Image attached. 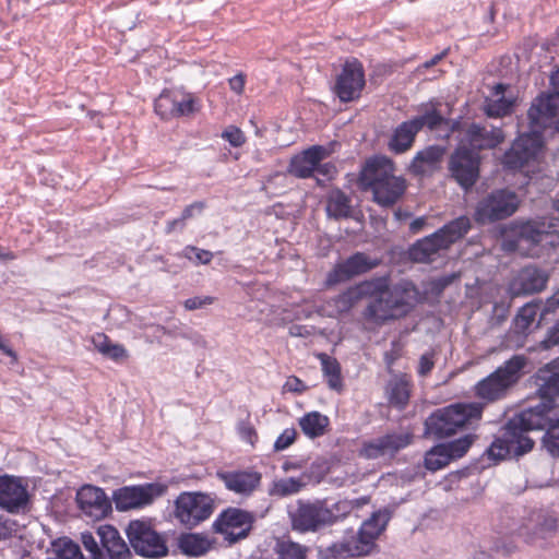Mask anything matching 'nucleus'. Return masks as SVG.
<instances>
[{"mask_svg": "<svg viewBox=\"0 0 559 559\" xmlns=\"http://www.w3.org/2000/svg\"><path fill=\"white\" fill-rule=\"evenodd\" d=\"M377 290L362 310V318L376 325L406 316L418 300L419 292L412 282L390 285L385 276L372 278Z\"/></svg>", "mask_w": 559, "mask_h": 559, "instance_id": "f257e3e1", "label": "nucleus"}, {"mask_svg": "<svg viewBox=\"0 0 559 559\" xmlns=\"http://www.w3.org/2000/svg\"><path fill=\"white\" fill-rule=\"evenodd\" d=\"M543 406H531L511 417L500 429L486 454L492 461L521 456L534 448V440L528 432L540 430Z\"/></svg>", "mask_w": 559, "mask_h": 559, "instance_id": "f03ea898", "label": "nucleus"}, {"mask_svg": "<svg viewBox=\"0 0 559 559\" xmlns=\"http://www.w3.org/2000/svg\"><path fill=\"white\" fill-rule=\"evenodd\" d=\"M394 171L392 159L379 155L367 159L359 173V188L371 191L372 201L382 209L394 207L407 189L406 180L395 176Z\"/></svg>", "mask_w": 559, "mask_h": 559, "instance_id": "7ed1b4c3", "label": "nucleus"}, {"mask_svg": "<svg viewBox=\"0 0 559 559\" xmlns=\"http://www.w3.org/2000/svg\"><path fill=\"white\" fill-rule=\"evenodd\" d=\"M484 408L481 402H457L438 408L426 418L424 433L440 440L462 430L474 429L481 420Z\"/></svg>", "mask_w": 559, "mask_h": 559, "instance_id": "20e7f679", "label": "nucleus"}, {"mask_svg": "<svg viewBox=\"0 0 559 559\" xmlns=\"http://www.w3.org/2000/svg\"><path fill=\"white\" fill-rule=\"evenodd\" d=\"M528 358L515 354L475 385V395L487 403L504 399L526 373Z\"/></svg>", "mask_w": 559, "mask_h": 559, "instance_id": "39448f33", "label": "nucleus"}, {"mask_svg": "<svg viewBox=\"0 0 559 559\" xmlns=\"http://www.w3.org/2000/svg\"><path fill=\"white\" fill-rule=\"evenodd\" d=\"M469 228L471 221L467 216L449 222L432 235L416 241L408 251L411 260L418 263L432 262L440 250L448 249L463 238Z\"/></svg>", "mask_w": 559, "mask_h": 559, "instance_id": "423d86ee", "label": "nucleus"}, {"mask_svg": "<svg viewBox=\"0 0 559 559\" xmlns=\"http://www.w3.org/2000/svg\"><path fill=\"white\" fill-rule=\"evenodd\" d=\"M515 239L510 242L524 255H537L536 248L559 246V224L555 219L527 221L514 229Z\"/></svg>", "mask_w": 559, "mask_h": 559, "instance_id": "0eeeda50", "label": "nucleus"}, {"mask_svg": "<svg viewBox=\"0 0 559 559\" xmlns=\"http://www.w3.org/2000/svg\"><path fill=\"white\" fill-rule=\"evenodd\" d=\"M292 527L299 533L318 532L337 522L333 509H329L325 500L299 502L297 509L290 512Z\"/></svg>", "mask_w": 559, "mask_h": 559, "instance_id": "6e6552de", "label": "nucleus"}, {"mask_svg": "<svg viewBox=\"0 0 559 559\" xmlns=\"http://www.w3.org/2000/svg\"><path fill=\"white\" fill-rule=\"evenodd\" d=\"M130 545L138 555L147 558H160L168 554L166 539L147 521H130L126 528Z\"/></svg>", "mask_w": 559, "mask_h": 559, "instance_id": "1a4fd4ad", "label": "nucleus"}, {"mask_svg": "<svg viewBox=\"0 0 559 559\" xmlns=\"http://www.w3.org/2000/svg\"><path fill=\"white\" fill-rule=\"evenodd\" d=\"M214 512V499L203 492H181L175 500V518L192 528L207 520Z\"/></svg>", "mask_w": 559, "mask_h": 559, "instance_id": "9d476101", "label": "nucleus"}, {"mask_svg": "<svg viewBox=\"0 0 559 559\" xmlns=\"http://www.w3.org/2000/svg\"><path fill=\"white\" fill-rule=\"evenodd\" d=\"M480 156L467 145H459L450 155V177L464 190H469L479 178Z\"/></svg>", "mask_w": 559, "mask_h": 559, "instance_id": "9b49d317", "label": "nucleus"}, {"mask_svg": "<svg viewBox=\"0 0 559 559\" xmlns=\"http://www.w3.org/2000/svg\"><path fill=\"white\" fill-rule=\"evenodd\" d=\"M518 205L515 192L509 189L493 190L478 202L475 218L481 224L504 219L516 211Z\"/></svg>", "mask_w": 559, "mask_h": 559, "instance_id": "f8f14e48", "label": "nucleus"}, {"mask_svg": "<svg viewBox=\"0 0 559 559\" xmlns=\"http://www.w3.org/2000/svg\"><path fill=\"white\" fill-rule=\"evenodd\" d=\"M168 486L160 483L124 486L116 489L112 495L116 509L127 511L150 506L155 499L164 496Z\"/></svg>", "mask_w": 559, "mask_h": 559, "instance_id": "ddd939ff", "label": "nucleus"}, {"mask_svg": "<svg viewBox=\"0 0 559 559\" xmlns=\"http://www.w3.org/2000/svg\"><path fill=\"white\" fill-rule=\"evenodd\" d=\"M254 521L253 513L230 507L217 516L213 528L216 533L223 534L229 544H235L249 535Z\"/></svg>", "mask_w": 559, "mask_h": 559, "instance_id": "4468645a", "label": "nucleus"}, {"mask_svg": "<svg viewBox=\"0 0 559 559\" xmlns=\"http://www.w3.org/2000/svg\"><path fill=\"white\" fill-rule=\"evenodd\" d=\"M476 438L474 433H466L455 440L433 445L425 454V467L436 472L449 465L450 462L463 457Z\"/></svg>", "mask_w": 559, "mask_h": 559, "instance_id": "2eb2a0df", "label": "nucleus"}, {"mask_svg": "<svg viewBox=\"0 0 559 559\" xmlns=\"http://www.w3.org/2000/svg\"><path fill=\"white\" fill-rule=\"evenodd\" d=\"M365 85L364 67L358 59L352 58L343 64L333 91L342 103H349L360 97Z\"/></svg>", "mask_w": 559, "mask_h": 559, "instance_id": "dca6fc26", "label": "nucleus"}, {"mask_svg": "<svg viewBox=\"0 0 559 559\" xmlns=\"http://www.w3.org/2000/svg\"><path fill=\"white\" fill-rule=\"evenodd\" d=\"M542 148V136L537 131L521 134L504 153L502 164L506 168L518 170L535 159Z\"/></svg>", "mask_w": 559, "mask_h": 559, "instance_id": "f3484780", "label": "nucleus"}, {"mask_svg": "<svg viewBox=\"0 0 559 559\" xmlns=\"http://www.w3.org/2000/svg\"><path fill=\"white\" fill-rule=\"evenodd\" d=\"M558 519L543 511H534L520 526L519 535L533 546L544 547L545 540L555 536Z\"/></svg>", "mask_w": 559, "mask_h": 559, "instance_id": "a211bd4d", "label": "nucleus"}, {"mask_svg": "<svg viewBox=\"0 0 559 559\" xmlns=\"http://www.w3.org/2000/svg\"><path fill=\"white\" fill-rule=\"evenodd\" d=\"M378 259H371L364 252H356L335 264L328 273L326 285L334 286L350 281L352 278L362 275L379 265Z\"/></svg>", "mask_w": 559, "mask_h": 559, "instance_id": "6ab92c4d", "label": "nucleus"}, {"mask_svg": "<svg viewBox=\"0 0 559 559\" xmlns=\"http://www.w3.org/2000/svg\"><path fill=\"white\" fill-rule=\"evenodd\" d=\"M550 82L555 93L537 97L527 111L531 131H537L540 135L550 126V120L559 116V85L554 83L552 75Z\"/></svg>", "mask_w": 559, "mask_h": 559, "instance_id": "aec40b11", "label": "nucleus"}, {"mask_svg": "<svg viewBox=\"0 0 559 559\" xmlns=\"http://www.w3.org/2000/svg\"><path fill=\"white\" fill-rule=\"evenodd\" d=\"M549 273L536 265L522 267L509 283L508 292L512 298L538 294L547 287Z\"/></svg>", "mask_w": 559, "mask_h": 559, "instance_id": "412c9836", "label": "nucleus"}, {"mask_svg": "<svg viewBox=\"0 0 559 559\" xmlns=\"http://www.w3.org/2000/svg\"><path fill=\"white\" fill-rule=\"evenodd\" d=\"M377 289V286L372 284V278L349 286L347 289L326 301V306L332 309L330 316L335 317L347 313L365 299L369 302L372 297V292Z\"/></svg>", "mask_w": 559, "mask_h": 559, "instance_id": "4be33fe9", "label": "nucleus"}, {"mask_svg": "<svg viewBox=\"0 0 559 559\" xmlns=\"http://www.w3.org/2000/svg\"><path fill=\"white\" fill-rule=\"evenodd\" d=\"M540 401L535 406L559 405V356L539 368L534 374Z\"/></svg>", "mask_w": 559, "mask_h": 559, "instance_id": "5701e85b", "label": "nucleus"}, {"mask_svg": "<svg viewBox=\"0 0 559 559\" xmlns=\"http://www.w3.org/2000/svg\"><path fill=\"white\" fill-rule=\"evenodd\" d=\"M331 153L332 150L326 146L312 145L290 158L287 171L296 178H312L314 177L316 166L329 157Z\"/></svg>", "mask_w": 559, "mask_h": 559, "instance_id": "b1692460", "label": "nucleus"}, {"mask_svg": "<svg viewBox=\"0 0 559 559\" xmlns=\"http://www.w3.org/2000/svg\"><path fill=\"white\" fill-rule=\"evenodd\" d=\"M76 502L86 515L95 520L104 519L111 512V502L104 490L92 485H84L78 490Z\"/></svg>", "mask_w": 559, "mask_h": 559, "instance_id": "393cba45", "label": "nucleus"}, {"mask_svg": "<svg viewBox=\"0 0 559 559\" xmlns=\"http://www.w3.org/2000/svg\"><path fill=\"white\" fill-rule=\"evenodd\" d=\"M464 140L473 152L491 150L504 141V133L500 127L472 122L465 129Z\"/></svg>", "mask_w": 559, "mask_h": 559, "instance_id": "a878e982", "label": "nucleus"}, {"mask_svg": "<svg viewBox=\"0 0 559 559\" xmlns=\"http://www.w3.org/2000/svg\"><path fill=\"white\" fill-rule=\"evenodd\" d=\"M540 430L545 431L543 448L550 456L559 459V405L543 406Z\"/></svg>", "mask_w": 559, "mask_h": 559, "instance_id": "bb28decb", "label": "nucleus"}, {"mask_svg": "<svg viewBox=\"0 0 559 559\" xmlns=\"http://www.w3.org/2000/svg\"><path fill=\"white\" fill-rule=\"evenodd\" d=\"M27 491L16 479L0 476V507L9 512H19L27 503Z\"/></svg>", "mask_w": 559, "mask_h": 559, "instance_id": "cd10ccee", "label": "nucleus"}, {"mask_svg": "<svg viewBox=\"0 0 559 559\" xmlns=\"http://www.w3.org/2000/svg\"><path fill=\"white\" fill-rule=\"evenodd\" d=\"M218 478L225 487L236 493H251L261 483V474L253 471L222 472Z\"/></svg>", "mask_w": 559, "mask_h": 559, "instance_id": "c85d7f7f", "label": "nucleus"}, {"mask_svg": "<svg viewBox=\"0 0 559 559\" xmlns=\"http://www.w3.org/2000/svg\"><path fill=\"white\" fill-rule=\"evenodd\" d=\"M411 390V377L406 373L395 374L385 388L389 403L399 409H404L409 402Z\"/></svg>", "mask_w": 559, "mask_h": 559, "instance_id": "c756f323", "label": "nucleus"}, {"mask_svg": "<svg viewBox=\"0 0 559 559\" xmlns=\"http://www.w3.org/2000/svg\"><path fill=\"white\" fill-rule=\"evenodd\" d=\"M418 133L417 124L413 119L403 121L393 130L388 143L389 150L395 154L407 152L413 146Z\"/></svg>", "mask_w": 559, "mask_h": 559, "instance_id": "7c9ffc66", "label": "nucleus"}, {"mask_svg": "<svg viewBox=\"0 0 559 559\" xmlns=\"http://www.w3.org/2000/svg\"><path fill=\"white\" fill-rule=\"evenodd\" d=\"M445 148L440 145H430L417 152L411 164V170L416 175H424L429 168H435L442 159Z\"/></svg>", "mask_w": 559, "mask_h": 559, "instance_id": "2f4dec72", "label": "nucleus"}, {"mask_svg": "<svg viewBox=\"0 0 559 559\" xmlns=\"http://www.w3.org/2000/svg\"><path fill=\"white\" fill-rule=\"evenodd\" d=\"M390 521V513L386 510H380L366 520L358 530L373 545L379 536L384 532Z\"/></svg>", "mask_w": 559, "mask_h": 559, "instance_id": "473e14b6", "label": "nucleus"}, {"mask_svg": "<svg viewBox=\"0 0 559 559\" xmlns=\"http://www.w3.org/2000/svg\"><path fill=\"white\" fill-rule=\"evenodd\" d=\"M329 424V417L319 412L307 413L299 419L302 432L311 439L323 436Z\"/></svg>", "mask_w": 559, "mask_h": 559, "instance_id": "72a5a7b5", "label": "nucleus"}, {"mask_svg": "<svg viewBox=\"0 0 559 559\" xmlns=\"http://www.w3.org/2000/svg\"><path fill=\"white\" fill-rule=\"evenodd\" d=\"M326 213L329 217H333L335 219L350 217V199L342 190H333L328 198Z\"/></svg>", "mask_w": 559, "mask_h": 559, "instance_id": "f704fd0d", "label": "nucleus"}, {"mask_svg": "<svg viewBox=\"0 0 559 559\" xmlns=\"http://www.w3.org/2000/svg\"><path fill=\"white\" fill-rule=\"evenodd\" d=\"M273 550L276 559H307L309 548L283 536L276 538Z\"/></svg>", "mask_w": 559, "mask_h": 559, "instance_id": "c9c22d12", "label": "nucleus"}, {"mask_svg": "<svg viewBox=\"0 0 559 559\" xmlns=\"http://www.w3.org/2000/svg\"><path fill=\"white\" fill-rule=\"evenodd\" d=\"M318 358L321 361L322 372L328 379V384L332 390H341L343 380L341 376V365L336 358L329 356L325 353H320Z\"/></svg>", "mask_w": 559, "mask_h": 559, "instance_id": "e433bc0d", "label": "nucleus"}, {"mask_svg": "<svg viewBox=\"0 0 559 559\" xmlns=\"http://www.w3.org/2000/svg\"><path fill=\"white\" fill-rule=\"evenodd\" d=\"M178 545L181 551L189 556H201L210 548L207 539L198 534H182Z\"/></svg>", "mask_w": 559, "mask_h": 559, "instance_id": "4c0bfd02", "label": "nucleus"}, {"mask_svg": "<svg viewBox=\"0 0 559 559\" xmlns=\"http://www.w3.org/2000/svg\"><path fill=\"white\" fill-rule=\"evenodd\" d=\"M343 542L353 558L368 556L377 548V545L370 543L359 531L345 536Z\"/></svg>", "mask_w": 559, "mask_h": 559, "instance_id": "58836bf2", "label": "nucleus"}, {"mask_svg": "<svg viewBox=\"0 0 559 559\" xmlns=\"http://www.w3.org/2000/svg\"><path fill=\"white\" fill-rule=\"evenodd\" d=\"M540 301L527 302L524 305L515 317L514 323L518 333H525L534 323L537 312L540 308Z\"/></svg>", "mask_w": 559, "mask_h": 559, "instance_id": "ea45409f", "label": "nucleus"}, {"mask_svg": "<svg viewBox=\"0 0 559 559\" xmlns=\"http://www.w3.org/2000/svg\"><path fill=\"white\" fill-rule=\"evenodd\" d=\"M417 124L418 131L427 127L430 131L437 130L442 124H449L450 120L444 118L435 107L426 110L424 114L412 118Z\"/></svg>", "mask_w": 559, "mask_h": 559, "instance_id": "a19ab883", "label": "nucleus"}, {"mask_svg": "<svg viewBox=\"0 0 559 559\" xmlns=\"http://www.w3.org/2000/svg\"><path fill=\"white\" fill-rule=\"evenodd\" d=\"M385 449L389 455H394L399 451L408 447L413 440L414 435L412 432H391L382 436Z\"/></svg>", "mask_w": 559, "mask_h": 559, "instance_id": "79ce46f5", "label": "nucleus"}, {"mask_svg": "<svg viewBox=\"0 0 559 559\" xmlns=\"http://www.w3.org/2000/svg\"><path fill=\"white\" fill-rule=\"evenodd\" d=\"M513 102L500 96L497 99H487L484 104V112L491 118H502L512 110Z\"/></svg>", "mask_w": 559, "mask_h": 559, "instance_id": "37998d69", "label": "nucleus"}, {"mask_svg": "<svg viewBox=\"0 0 559 559\" xmlns=\"http://www.w3.org/2000/svg\"><path fill=\"white\" fill-rule=\"evenodd\" d=\"M175 94L170 92H163L155 100L154 108L158 116L162 119H170L174 118L175 103H176Z\"/></svg>", "mask_w": 559, "mask_h": 559, "instance_id": "c03bdc74", "label": "nucleus"}, {"mask_svg": "<svg viewBox=\"0 0 559 559\" xmlns=\"http://www.w3.org/2000/svg\"><path fill=\"white\" fill-rule=\"evenodd\" d=\"M360 455L368 460H376L389 455L382 437L372 439L362 444Z\"/></svg>", "mask_w": 559, "mask_h": 559, "instance_id": "a18cd8bd", "label": "nucleus"}, {"mask_svg": "<svg viewBox=\"0 0 559 559\" xmlns=\"http://www.w3.org/2000/svg\"><path fill=\"white\" fill-rule=\"evenodd\" d=\"M96 535L99 538L100 548L107 552L120 538L118 530L111 525L99 526L96 531Z\"/></svg>", "mask_w": 559, "mask_h": 559, "instance_id": "49530a36", "label": "nucleus"}, {"mask_svg": "<svg viewBox=\"0 0 559 559\" xmlns=\"http://www.w3.org/2000/svg\"><path fill=\"white\" fill-rule=\"evenodd\" d=\"M320 559H347L353 558L350 551L347 550V547L343 539L341 542L333 543L325 549H321L319 551Z\"/></svg>", "mask_w": 559, "mask_h": 559, "instance_id": "de8ad7c7", "label": "nucleus"}, {"mask_svg": "<svg viewBox=\"0 0 559 559\" xmlns=\"http://www.w3.org/2000/svg\"><path fill=\"white\" fill-rule=\"evenodd\" d=\"M81 542L84 548L91 554L92 559H105L97 535L94 536L90 532L82 533Z\"/></svg>", "mask_w": 559, "mask_h": 559, "instance_id": "09e8293b", "label": "nucleus"}, {"mask_svg": "<svg viewBox=\"0 0 559 559\" xmlns=\"http://www.w3.org/2000/svg\"><path fill=\"white\" fill-rule=\"evenodd\" d=\"M182 254L185 258L199 264H209L213 259V253L209 250L200 249L194 246H187Z\"/></svg>", "mask_w": 559, "mask_h": 559, "instance_id": "8fccbe9b", "label": "nucleus"}, {"mask_svg": "<svg viewBox=\"0 0 559 559\" xmlns=\"http://www.w3.org/2000/svg\"><path fill=\"white\" fill-rule=\"evenodd\" d=\"M105 559H130L132 554L121 537L107 552L103 551Z\"/></svg>", "mask_w": 559, "mask_h": 559, "instance_id": "3c124183", "label": "nucleus"}, {"mask_svg": "<svg viewBox=\"0 0 559 559\" xmlns=\"http://www.w3.org/2000/svg\"><path fill=\"white\" fill-rule=\"evenodd\" d=\"M237 431L243 441L250 443L251 447L255 445L258 432L249 419L240 420L237 424Z\"/></svg>", "mask_w": 559, "mask_h": 559, "instance_id": "603ef678", "label": "nucleus"}, {"mask_svg": "<svg viewBox=\"0 0 559 559\" xmlns=\"http://www.w3.org/2000/svg\"><path fill=\"white\" fill-rule=\"evenodd\" d=\"M304 484L294 477L282 479L275 485L276 492L282 496H287L298 492L302 488Z\"/></svg>", "mask_w": 559, "mask_h": 559, "instance_id": "864d4df0", "label": "nucleus"}, {"mask_svg": "<svg viewBox=\"0 0 559 559\" xmlns=\"http://www.w3.org/2000/svg\"><path fill=\"white\" fill-rule=\"evenodd\" d=\"M195 111L194 100L187 96H176L174 118L189 116Z\"/></svg>", "mask_w": 559, "mask_h": 559, "instance_id": "5fc2aeb1", "label": "nucleus"}, {"mask_svg": "<svg viewBox=\"0 0 559 559\" xmlns=\"http://www.w3.org/2000/svg\"><path fill=\"white\" fill-rule=\"evenodd\" d=\"M222 138L228 141L229 144L234 147H239L246 142V136L243 132L235 126L227 127L223 131Z\"/></svg>", "mask_w": 559, "mask_h": 559, "instance_id": "6e6d98bb", "label": "nucleus"}, {"mask_svg": "<svg viewBox=\"0 0 559 559\" xmlns=\"http://www.w3.org/2000/svg\"><path fill=\"white\" fill-rule=\"evenodd\" d=\"M297 432L294 428L285 429L274 443V451H283L290 447L296 440Z\"/></svg>", "mask_w": 559, "mask_h": 559, "instance_id": "4d7b16f0", "label": "nucleus"}, {"mask_svg": "<svg viewBox=\"0 0 559 559\" xmlns=\"http://www.w3.org/2000/svg\"><path fill=\"white\" fill-rule=\"evenodd\" d=\"M435 352L430 350L423 354L419 358L418 374L420 377H427L435 367Z\"/></svg>", "mask_w": 559, "mask_h": 559, "instance_id": "13d9d810", "label": "nucleus"}, {"mask_svg": "<svg viewBox=\"0 0 559 559\" xmlns=\"http://www.w3.org/2000/svg\"><path fill=\"white\" fill-rule=\"evenodd\" d=\"M215 298L211 296H194L191 298H188L185 301V308L187 310H197L204 308L209 305H212L214 302Z\"/></svg>", "mask_w": 559, "mask_h": 559, "instance_id": "bf43d9fd", "label": "nucleus"}, {"mask_svg": "<svg viewBox=\"0 0 559 559\" xmlns=\"http://www.w3.org/2000/svg\"><path fill=\"white\" fill-rule=\"evenodd\" d=\"M103 355L115 361H119L128 357L126 348L120 344H111L110 347L103 348Z\"/></svg>", "mask_w": 559, "mask_h": 559, "instance_id": "052dcab7", "label": "nucleus"}, {"mask_svg": "<svg viewBox=\"0 0 559 559\" xmlns=\"http://www.w3.org/2000/svg\"><path fill=\"white\" fill-rule=\"evenodd\" d=\"M542 344L545 348L559 345V319L551 328H549L545 338L542 341Z\"/></svg>", "mask_w": 559, "mask_h": 559, "instance_id": "680f3d73", "label": "nucleus"}, {"mask_svg": "<svg viewBox=\"0 0 559 559\" xmlns=\"http://www.w3.org/2000/svg\"><path fill=\"white\" fill-rule=\"evenodd\" d=\"M460 277H461V274L455 273V272L450 273V274H444L435 281L433 286L438 290H443L444 288L450 286L452 283L457 281Z\"/></svg>", "mask_w": 559, "mask_h": 559, "instance_id": "e2e57ef3", "label": "nucleus"}, {"mask_svg": "<svg viewBox=\"0 0 559 559\" xmlns=\"http://www.w3.org/2000/svg\"><path fill=\"white\" fill-rule=\"evenodd\" d=\"M205 207V203L202 201H195L190 205L186 206L181 213V217L185 222L189 218H192L195 214L202 213Z\"/></svg>", "mask_w": 559, "mask_h": 559, "instance_id": "0e129e2a", "label": "nucleus"}, {"mask_svg": "<svg viewBox=\"0 0 559 559\" xmlns=\"http://www.w3.org/2000/svg\"><path fill=\"white\" fill-rule=\"evenodd\" d=\"M318 174L324 177L326 180H330L336 174V167L332 163H323L320 162L318 166H316L314 174Z\"/></svg>", "mask_w": 559, "mask_h": 559, "instance_id": "69168bd1", "label": "nucleus"}, {"mask_svg": "<svg viewBox=\"0 0 559 559\" xmlns=\"http://www.w3.org/2000/svg\"><path fill=\"white\" fill-rule=\"evenodd\" d=\"M515 546L512 543L504 540L496 542L492 550L502 556H509L514 551Z\"/></svg>", "mask_w": 559, "mask_h": 559, "instance_id": "338daca9", "label": "nucleus"}, {"mask_svg": "<svg viewBox=\"0 0 559 559\" xmlns=\"http://www.w3.org/2000/svg\"><path fill=\"white\" fill-rule=\"evenodd\" d=\"M558 307H559V289L551 297H549L546 300V302L544 305L543 314L548 313V312H554Z\"/></svg>", "mask_w": 559, "mask_h": 559, "instance_id": "774afa93", "label": "nucleus"}]
</instances>
